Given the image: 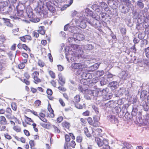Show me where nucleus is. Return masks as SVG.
<instances>
[{
	"mask_svg": "<svg viewBox=\"0 0 149 149\" xmlns=\"http://www.w3.org/2000/svg\"><path fill=\"white\" fill-rule=\"evenodd\" d=\"M95 140L99 146H103L102 148L101 149H110V147L108 145V142L107 139H104L102 140L98 137H96Z\"/></svg>",
	"mask_w": 149,
	"mask_h": 149,
	"instance_id": "obj_1",
	"label": "nucleus"
},
{
	"mask_svg": "<svg viewBox=\"0 0 149 149\" xmlns=\"http://www.w3.org/2000/svg\"><path fill=\"white\" fill-rule=\"evenodd\" d=\"M11 11V7L8 6L7 2H0V12L5 14L8 13Z\"/></svg>",
	"mask_w": 149,
	"mask_h": 149,
	"instance_id": "obj_2",
	"label": "nucleus"
},
{
	"mask_svg": "<svg viewBox=\"0 0 149 149\" xmlns=\"http://www.w3.org/2000/svg\"><path fill=\"white\" fill-rule=\"evenodd\" d=\"M69 56L68 57V56H66V57L67 59V60L68 61H69V58H70V60L72 61H75L77 60V59H78L79 57H81L83 58H85L86 57L83 54H78L77 56V55L75 54L74 52H73L70 51L69 52Z\"/></svg>",
	"mask_w": 149,
	"mask_h": 149,
	"instance_id": "obj_3",
	"label": "nucleus"
},
{
	"mask_svg": "<svg viewBox=\"0 0 149 149\" xmlns=\"http://www.w3.org/2000/svg\"><path fill=\"white\" fill-rule=\"evenodd\" d=\"M46 0H39L40 3L43 5H46L47 8L51 13H54L55 11V8L52 6L51 3L48 4Z\"/></svg>",
	"mask_w": 149,
	"mask_h": 149,
	"instance_id": "obj_4",
	"label": "nucleus"
},
{
	"mask_svg": "<svg viewBox=\"0 0 149 149\" xmlns=\"http://www.w3.org/2000/svg\"><path fill=\"white\" fill-rule=\"evenodd\" d=\"M32 75L34 79L33 81L35 84H37L41 81V80L38 77L39 75V73L38 72H34L32 74Z\"/></svg>",
	"mask_w": 149,
	"mask_h": 149,
	"instance_id": "obj_5",
	"label": "nucleus"
},
{
	"mask_svg": "<svg viewBox=\"0 0 149 149\" xmlns=\"http://www.w3.org/2000/svg\"><path fill=\"white\" fill-rule=\"evenodd\" d=\"M130 145L128 143L124 141H122L118 147V149H129Z\"/></svg>",
	"mask_w": 149,
	"mask_h": 149,
	"instance_id": "obj_6",
	"label": "nucleus"
},
{
	"mask_svg": "<svg viewBox=\"0 0 149 149\" xmlns=\"http://www.w3.org/2000/svg\"><path fill=\"white\" fill-rule=\"evenodd\" d=\"M82 78L85 79H90L91 77V74L85 70L82 71L80 73Z\"/></svg>",
	"mask_w": 149,
	"mask_h": 149,
	"instance_id": "obj_7",
	"label": "nucleus"
},
{
	"mask_svg": "<svg viewBox=\"0 0 149 149\" xmlns=\"http://www.w3.org/2000/svg\"><path fill=\"white\" fill-rule=\"evenodd\" d=\"M119 77L123 80H126L129 77L128 74V72L124 71L120 72L119 75Z\"/></svg>",
	"mask_w": 149,
	"mask_h": 149,
	"instance_id": "obj_8",
	"label": "nucleus"
},
{
	"mask_svg": "<svg viewBox=\"0 0 149 149\" xmlns=\"http://www.w3.org/2000/svg\"><path fill=\"white\" fill-rule=\"evenodd\" d=\"M84 65L81 63H74L72 64L71 67L72 68L79 69L84 67Z\"/></svg>",
	"mask_w": 149,
	"mask_h": 149,
	"instance_id": "obj_9",
	"label": "nucleus"
},
{
	"mask_svg": "<svg viewBox=\"0 0 149 149\" xmlns=\"http://www.w3.org/2000/svg\"><path fill=\"white\" fill-rule=\"evenodd\" d=\"M73 37H75L76 40L78 41L82 40L85 39L84 36L83 34L81 33H75Z\"/></svg>",
	"mask_w": 149,
	"mask_h": 149,
	"instance_id": "obj_10",
	"label": "nucleus"
},
{
	"mask_svg": "<svg viewBox=\"0 0 149 149\" xmlns=\"http://www.w3.org/2000/svg\"><path fill=\"white\" fill-rule=\"evenodd\" d=\"M26 13L28 17L30 19L34 18L35 15L33 14L31 8H30L29 7H27L26 9Z\"/></svg>",
	"mask_w": 149,
	"mask_h": 149,
	"instance_id": "obj_11",
	"label": "nucleus"
},
{
	"mask_svg": "<svg viewBox=\"0 0 149 149\" xmlns=\"http://www.w3.org/2000/svg\"><path fill=\"white\" fill-rule=\"evenodd\" d=\"M92 12L90 9L88 8L84 9L83 11L82 15L84 17L91 16L92 14Z\"/></svg>",
	"mask_w": 149,
	"mask_h": 149,
	"instance_id": "obj_12",
	"label": "nucleus"
},
{
	"mask_svg": "<svg viewBox=\"0 0 149 149\" xmlns=\"http://www.w3.org/2000/svg\"><path fill=\"white\" fill-rule=\"evenodd\" d=\"M124 3L125 5L127 6L129 8V9H130V8H131V10H133V6L131 3V1H130L129 0H125Z\"/></svg>",
	"mask_w": 149,
	"mask_h": 149,
	"instance_id": "obj_13",
	"label": "nucleus"
},
{
	"mask_svg": "<svg viewBox=\"0 0 149 149\" xmlns=\"http://www.w3.org/2000/svg\"><path fill=\"white\" fill-rule=\"evenodd\" d=\"M82 18V17H81V18L80 26V27L82 28H85L86 26V18L85 17L84 19H83L82 20L81 19Z\"/></svg>",
	"mask_w": 149,
	"mask_h": 149,
	"instance_id": "obj_14",
	"label": "nucleus"
},
{
	"mask_svg": "<svg viewBox=\"0 0 149 149\" xmlns=\"http://www.w3.org/2000/svg\"><path fill=\"white\" fill-rule=\"evenodd\" d=\"M0 124L1 125H6L7 121L5 116H0Z\"/></svg>",
	"mask_w": 149,
	"mask_h": 149,
	"instance_id": "obj_15",
	"label": "nucleus"
},
{
	"mask_svg": "<svg viewBox=\"0 0 149 149\" xmlns=\"http://www.w3.org/2000/svg\"><path fill=\"white\" fill-rule=\"evenodd\" d=\"M83 48L85 50H91L94 48V46L91 44H87L83 46Z\"/></svg>",
	"mask_w": 149,
	"mask_h": 149,
	"instance_id": "obj_16",
	"label": "nucleus"
},
{
	"mask_svg": "<svg viewBox=\"0 0 149 149\" xmlns=\"http://www.w3.org/2000/svg\"><path fill=\"white\" fill-rule=\"evenodd\" d=\"M62 125L66 131L69 130L70 125L69 123L64 121L62 123Z\"/></svg>",
	"mask_w": 149,
	"mask_h": 149,
	"instance_id": "obj_17",
	"label": "nucleus"
},
{
	"mask_svg": "<svg viewBox=\"0 0 149 149\" xmlns=\"http://www.w3.org/2000/svg\"><path fill=\"white\" fill-rule=\"evenodd\" d=\"M108 3L114 8H116L117 7V3L113 0H109L108 1Z\"/></svg>",
	"mask_w": 149,
	"mask_h": 149,
	"instance_id": "obj_18",
	"label": "nucleus"
},
{
	"mask_svg": "<svg viewBox=\"0 0 149 149\" xmlns=\"http://www.w3.org/2000/svg\"><path fill=\"white\" fill-rule=\"evenodd\" d=\"M91 21L93 22V23H91L89 22H88V24H90L91 26L96 27L98 26L97 24L99 23V22L97 21L95 19L93 18H92Z\"/></svg>",
	"mask_w": 149,
	"mask_h": 149,
	"instance_id": "obj_19",
	"label": "nucleus"
},
{
	"mask_svg": "<svg viewBox=\"0 0 149 149\" xmlns=\"http://www.w3.org/2000/svg\"><path fill=\"white\" fill-rule=\"evenodd\" d=\"M45 114L42 113H40L39 114V116H38V117L42 121L45 123H47V120L45 118Z\"/></svg>",
	"mask_w": 149,
	"mask_h": 149,
	"instance_id": "obj_20",
	"label": "nucleus"
},
{
	"mask_svg": "<svg viewBox=\"0 0 149 149\" xmlns=\"http://www.w3.org/2000/svg\"><path fill=\"white\" fill-rule=\"evenodd\" d=\"M59 83L61 86H63L65 83V79L62 76L59 75Z\"/></svg>",
	"mask_w": 149,
	"mask_h": 149,
	"instance_id": "obj_21",
	"label": "nucleus"
},
{
	"mask_svg": "<svg viewBox=\"0 0 149 149\" xmlns=\"http://www.w3.org/2000/svg\"><path fill=\"white\" fill-rule=\"evenodd\" d=\"M100 91L98 90H96L93 91V96L97 97L101 96V94H100Z\"/></svg>",
	"mask_w": 149,
	"mask_h": 149,
	"instance_id": "obj_22",
	"label": "nucleus"
},
{
	"mask_svg": "<svg viewBox=\"0 0 149 149\" xmlns=\"http://www.w3.org/2000/svg\"><path fill=\"white\" fill-rule=\"evenodd\" d=\"M109 81L108 80L104 77H103L101 79L100 81V84L101 86L104 85L108 83Z\"/></svg>",
	"mask_w": 149,
	"mask_h": 149,
	"instance_id": "obj_23",
	"label": "nucleus"
},
{
	"mask_svg": "<svg viewBox=\"0 0 149 149\" xmlns=\"http://www.w3.org/2000/svg\"><path fill=\"white\" fill-rule=\"evenodd\" d=\"M109 91V89L107 88H105L104 89H103L102 91H100V94H101V95L103 96L104 95L107 94Z\"/></svg>",
	"mask_w": 149,
	"mask_h": 149,
	"instance_id": "obj_24",
	"label": "nucleus"
},
{
	"mask_svg": "<svg viewBox=\"0 0 149 149\" xmlns=\"http://www.w3.org/2000/svg\"><path fill=\"white\" fill-rule=\"evenodd\" d=\"M110 121L112 123L114 124H117L118 123V119L114 116H112L111 117Z\"/></svg>",
	"mask_w": 149,
	"mask_h": 149,
	"instance_id": "obj_25",
	"label": "nucleus"
},
{
	"mask_svg": "<svg viewBox=\"0 0 149 149\" xmlns=\"http://www.w3.org/2000/svg\"><path fill=\"white\" fill-rule=\"evenodd\" d=\"M100 64V63H97L92 66L91 67V69H93L92 70V71H94L97 70Z\"/></svg>",
	"mask_w": 149,
	"mask_h": 149,
	"instance_id": "obj_26",
	"label": "nucleus"
},
{
	"mask_svg": "<svg viewBox=\"0 0 149 149\" xmlns=\"http://www.w3.org/2000/svg\"><path fill=\"white\" fill-rule=\"evenodd\" d=\"M118 82L116 81H112L110 83V86L111 87H113L115 88H116L118 86Z\"/></svg>",
	"mask_w": 149,
	"mask_h": 149,
	"instance_id": "obj_27",
	"label": "nucleus"
},
{
	"mask_svg": "<svg viewBox=\"0 0 149 149\" xmlns=\"http://www.w3.org/2000/svg\"><path fill=\"white\" fill-rule=\"evenodd\" d=\"M100 5L102 8L106 10L108 9V6L106 3L104 2H102L100 3Z\"/></svg>",
	"mask_w": 149,
	"mask_h": 149,
	"instance_id": "obj_28",
	"label": "nucleus"
},
{
	"mask_svg": "<svg viewBox=\"0 0 149 149\" xmlns=\"http://www.w3.org/2000/svg\"><path fill=\"white\" fill-rule=\"evenodd\" d=\"M87 89H86L84 88L82 86H79L78 88V90L82 93L84 94H85L86 91V90Z\"/></svg>",
	"mask_w": 149,
	"mask_h": 149,
	"instance_id": "obj_29",
	"label": "nucleus"
},
{
	"mask_svg": "<svg viewBox=\"0 0 149 149\" xmlns=\"http://www.w3.org/2000/svg\"><path fill=\"white\" fill-rule=\"evenodd\" d=\"M17 7V10L20 11H23L25 9L24 6L22 4H19Z\"/></svg>",
	"mask_w": 149,
	"mask_h": 149,
	"instance_id": "obj_30",
	"label": "nucleus"
},
{
	"mask_svg": "<svg viewBox=\"0 0 149 149\" xmlns=\"http://www.w3.org/2000/svg\"><path fill=\"white\" fill-rule=\"evenodd\" d=\"M80 100V96L79 95H77L75 96L74 99V102L78 103L79 102Z\"/></svg>",
	"mask_w": 149,
	"mask_h": 149,
	"instance_id": "obj_31",
	"label": "nucleus"
},
{
	"mask_svg": "<svg viewBox=\"0 0 149 149\" xmlns=\"http://www.w3.org/2000/svg\"><path fill=\"white\" fill-rule=\"evenodd\" d=\"M119 7L120 8L121 12L124 13H125L126 12L125 7L122 4L120 5Z\"/></svg>",
	"mask_w": 149,
	"mask_h": 149,
	"instance_id": "obj_32",
	"label": "nucleus"
},
{
	"mask_svg": "<svg viewBox=\"0 0 149 149\" xmlns=\"http://www.w3.org/2000/svg\"><path fill=\"white\" fill-rule=\"evenodd\" d=\"M142 106L144 110L145 111H147L148 109V106L146 102H143Z\"/></svg>",
	"mask_w": 149,
	"mask_h": 149,
	"instance_id": "obj_33",
	"label": "nucleus"
},
{
	"mask_svg": "<svg viewBox=\"0 0 149 149\" xmlns=\"http://www.w3.org/2000/svg\"><path fill=\"white\" fill-rule=\"evenodd\" d=\"M103 100H106L110 99L111 96L109 94L104 95L102 96Z\"/></svg>",
	"mask_w": 149,
	"mask_h": 149,
	"instance_id": "obj_34",
	"label": "nucleus"
},
{
	"mask_svg": "<svg viewBox=\"0 0 149 149\" xmlns=\"http://www.w3.org/2000/svg\"><path fill=\"white\" fill-rule=\"evenodd\" d=\"M46 123H41L40 124L44 128H47L50 126V123L49 122H47Z\"/></svg>",
	"mask_w": 149,
	"mask_h": 149,
	"instance_id": "obj_35",
	"label": "nucleus"
},
{
	"mask_svg": "<svg viewBox=\"0 0 149 149\" xmlns=\"http://www.w3.org/2000/svg\"><path fill=\"white\" fill-rule=\"evenodd\" d=\"M144 52L146 57L149 58V47L145 49Z\"/></svg>",
	"mask_w": 149,
	"mask_h": 149,
	"instance_id": "obj_36",
	"label": "nucleus"
},
{
	"mask_svg": "<svg viewBox=\"0 0 149 149\" xmlns=\"http://www.w3.org/2000/svg\"><path fill=\"white\" fill-rule=\"evenodd\" d=\"M38 64L40 67H43L45 65V63L42 61L40 59L38 61Z\"/></svg>",
	"mask_w": 149,
	"mask_h": 149,
	"instance_id": "obj_37",
	"label": "nucleus"
},
{
	"mask_svg": "<svg viewBox=\"0 0 149 149\" xmlns=\"http://www.w3.org/2000/svg\"><path fill=\"white\" fill-rule=\"evenodd\" d=\"M85 134L88 137H90L91 135L88 132V130L87 127H85L84 129Z\"/></svg>",
	"mask_w": 149,
	"mask_h": 149,
	"instance_id": "obj_38",
	"label": "nucleus"
},
{
	"mask_svg": "<svg viewBox=\"0 0 149 149\" xmlns=\"http://www.w3.org/2000/svg\"><path fill=\"white\" fill-rule=\"evenodd\" d=\"M13 129L17 132H20L21 129L18 126H15L13 127Z\"/></svg>",
	"mask_w": 149,
	"mask_h": 149,
	"instance_id": "obj_39",
	"label": "nucleus"
},
{
	"mask_svg": "<svg viewBox=\"0 0 149 149\" xmlns=\"http://www.w3.org/2000/svg\"><path fill=\"white\" fill-rule=\"evenodd\" d=\"M137 111L138 110L136 108H134L133 107V109L132 112V115L133 116H136L137 114Z\"/></svg>",
	"mask_w": 149,
	"mask_h": 149,
	"instance_id": "obj_40",
	"label": "nucleus"
},
{
	"mask_svg": "<svg viewBox=\"0 0 149 149\" xmlns=\"http://www.w3.org/2000/svg\"><path fill=\"white\" fill-rule=\"evenodd\" d=\"M120 32L123 36L125 35L126 32V30L125 28H121L120 29Z\"/></svg>",
	"mask_w": 149,
	"mask_h": 149,
	"instance_id": "obj_41",
	"label": "nucleus"
},
{
	"mask_svg": "<svg viewBox=\"0 0 149 149\" xmlns=\"http://www.w3.org/2000/svg\"><path fill=\"white\" fill-rule=\"evenodd\" d=\"M53 127L54 128V131L55 133H59L60 132V130L58 127L54 125H53Z\"/></svg>",
	"mask_w": 149,
	"mask_h": 149,
	"instance_id": "obj_42",
	"label": "nucleus"
},
{
	"mask_svg": "<svg viewBox=\"0 0 149 149\" xmlns=\"http://www.w3.org/2000/svg\"><path fill=\"white\" fill-rule=\"evenodd\" d=\"M104 73L103 71H98L96 72V74L98 77H100L102 76Z\"/></svg>",
	"mask_w": 149,
	"mask_h": 149,
	"instance_id": "obj_43",
	"label": "nucleus"
},
{
	"mask_svg": "<svg viewBox=\"0 0 149 149\" xmlns=\"http://www.w3.org/2000/svg\"><path fill=\"white\" fill-rule=\"evenodd\" d=\"M30 20L31 22H38L40 21V19L39 18H33L30 19Z\"/></svg>",
	"mask_w": 149,
	"mask_h": 149,
	"instance_id": "obj_44",
	"label": "nucleus"
},
{
	"mask_svg": "<svg viewBox=\"0 0 149 149\" xmlns=\"http://www.w3.org/2000/svg\"><path fill=\"white\" fill-rule=\"evenodd\" d=\"M48 110L49 112H50V116L52 118L54 117V114L53 113L54 111L52 110L51 107H50V108H48Z\"/></svg>",
	"mask_w": 149,
	"mask_h": 149,
	"instance_id": "obj_45",
	"label": "nucleus"
},
{
	"mask_svg": "<svg viewBox=\"0 0 149 149\" xmlns=\"http://www.w3.org/2000/svg\"><path fill=\"white\" fill-rule=\"evenodd\" d=\"M5 116L6 118L9 119H12L13 118L14 116L12 115L11 113H6Z\"/></svg>",
	"mask_w": 149,
	"mask_h": 149,
	"instance_id": "obj_46",
	"label": "nucleus"
},
{
	"mask_svg": "<svg viewBox=\"0 0 149 149\" xmlns=\"http://www.w3.org/2000/svg\"><path fill=\"white\" fill-rule=\"evenodd\" d=\"M137 5L139 7V8L141 9L143 8L144 7L143 3L140 1H138L137 2Z\"/></svg>",
	"mask_w": 149,
	"mask_h": 149,
	"instance_id": "obj_47",
	"label": "nucleus"
},
{
	"mask_svg": "<svg viewBox=\"0 0 149 149\" xmlns=\"http://www.w3.org/2000/svg\"><path fill=\"white\" fill-rule=\"evenodd\" d=\"M49 73L52 78L53 79H55V74L51 70L49 71Z\"/></svg>",
	"mask_w": 149,
	"mask_h": 149,
	"instance_id": "obj_48",
	"label": "nucleus"
},
{
	"mask_svg": "<svg viewBox=\"0 0 149 149\" xmlns=\"http://www.w3.org/2000/svg\"><path fill=\"white\" fill-rule=\"evenodd\" d=\"M17 16L20 17H22L23 16V11H20L17 10Z\"/></svg>",
	"mask_w": 149,
	"mask_h": 149,
	"instance_id": "obj_49",
	"label": "nucleus"
},
{
	"mask_svg": "<svg viewBox=\"0 0 149 149\" xmlns=\"http://www.w3.org/2000/svg\"><path fill=\"white\" fill-rule=\"evenodd\" d=\"M68 41L70 42H75L76 40V38L75 37L73 38H69L68 39Z\"/></svg>",
	"mask_w": 149,
	"mask_h": 149,
	"instance_id": "obj_50",
	"label": "nucleus"
},
{
	"mask_svg": "<svg viewBox=\"0 0 149 149\" xmlns=\"http://www.w3.org/2000/svg\"><path fill=\"white\" fill-rule=\"evenodd\" d=\"M88 123L91 125H93V123L91 118L89 117L87 119Z\"/></svg>",
	"mask_w": 149,
	"mask_h": 149,
	"instance_id": "obj_51",
	"label": "nucleus"
},
{
	"mask_svg": "<svg viewBox=\"0 0 149 149\" xmlns=\"http://www.w3.org/2000/svg\"><path fill=\"white\" fill-rule=\"evenodd\" d=\"M86 92L85 94H87L93 96V91L90 90H88V89H86Z\"/></svg>",
	"mask_w": 149,
	"mask_h": 149,
	"instance_id": "obj_52",
	"label": "nucleus"
},
{
	"mask_svg": "<svg viewBox=\"0 0 149 149\" xmlns=\"http://www.w3.org/2000/svg\"><path fill=\"white\" fill-rule=\"evenodd\" d=\"M92 108L96 113H99L98 109L96 106L93 105L92 106Z\"/></svg>",
	"mask_w": 149,
	"mask_h": 149,
	"instance_id": "obj_53",
	"label": "nucleus"
},
{
	"mask_svg": "<svg viewBox=\"0 0 149 149\" xmlns=\"http://www.w3.org/2000/svg\"><path fill=\"white\" fill-rule=\"evenodd\" d=\"M93 119L94 122H98L100 120V117L97 116H95L93 117Z\"/></svg>",
	"mask_w": 149,
	"mask_h": 149,
	"instance_id": "obj_54",
	"label": "nucleus"
},
{
	"mask_svg": "<svg viewBox=\"0 0 149 149\" xmlns=\"http://www.w3.org/2000/svg\"><path fill=\"white\" fill-rule=\"evenodd\" d=\"M92 18H93L95 19L97 21H99V20L100 19V15H93V17Z\"/></svg>",
	"mask_w": 149,
	"mask_h": 149,
	"instance_id": "obj_55",
	"label": "nucleus"
},
{
	"mask_svg": "<svg viewBox=\"0 0 149 149\" xmlns=\"http://www.w3.org/2000/svg\"><path fill=\"white\" fill-rule=\"evenodd\" d=\"M22 48L26 50H28L29 52H30L31 51L30 49L29 48V47L26 45L23 44V47Z\"/></svg>",
	"mask_w": 149,
	"mask_h": 149,
	"instance_id": "obj_56",
	"label": "nucleus"
},
{
	"mask_svg": "<svg viewBox=\"0 0 149 149\" xmlns=\"http://www.w3.org/2000/svg\"><path fill=\"white\" fill-rule=\"evenodd\" d=\"M138 37L140 39H142L144 37V34L141 33H139L138 35Z\"/></svg>",
	"mask_w": 149,
	"mask_h": 149,
	"instance_id": "obj_57",
	"label": "nucleus"
},
{
	"mask_svg": "<svg viewBox=\"0 0 149 149\" xmlns=\"http://www.w3.org/2000/svg\"><path fill=\"white\" fill-rule=\"evenodd\" d=\"M100 6L97 4H95L92 6V8L94 10H96Z\"/></svg>",
	"mask_w": 149,
	"mask_h": 149,
	"instance_id": "obj_58",
	"label": "nucleus"
},
{
	"mask_svg": "<svg viewBox=\"0 0 149 149\" xmlns=\"http://www.w3.org/2000/svg\"><path fill=\"white\" fill-rule=\"evenodd\" d=\"M41 102L39 100H36L35 102V105L37 107L40 105L41 104Z\"/></svg>",
	"mask_w": 149,
	"mask_h": 149,
	"instance_id": "obj_59",
	"label": "nucleus"
},
{
	"mask_svg": "<svg viewBox=\"0 0 149 149\" xmlns=\"http://www.w3.org/2000/svg\"><path fill=\"white\" fill-rule=\"evenodd\" d=\"M18 68L20 69H22L25 67V64L24 63H22L18 65Z\"/></svg>",
	"mask_w": 149,
	"mask_h": 149,
	"instance_id": "obj_60",
	"label": "nucleus"
},
{
	"mask_svg": "<svg viewBox=\"0 0 149 149\" xmlns=\"http://www.w3.org/2000/svg\"><path fill=\"white\" fill-rule=\"evenodd\" d=\"M82 140V137L81 136H78L77 137V141L79 143L81 142Z\"/></svg>",
	"mask_w": 149,
	"mask_h": 149,
	"instance_id": "obj_61",
	"label": "nucleus"
},
{
	"mask_svg": "<svg viewBox=\"0 0 149 149\" xmlns=\"http://www.w3.org/2000/svg\"><path fill=\"white\" fill-rule=\"evenodd\" d=\"M84 97L87 100H90L91 97L92 96L91 95H90L87 94H85Z\"/></svg>",
	"mask_w": 149,
	"mask_h": 149,
	"instance_id": "obj_62",
	"label": "nucleus"
},
{
	"mask_svg": "<svg viewBox=\"0 0 149 149\" xmlns=\"http://www.w3.org/2000/svg\"><path fill=\"white\" fill-rule=\"evenodd\" d=\"M65 141L66 142H69L70 141V136L68 135H66L65 136Z\"/></svg>",
	"mask_w": 149,
	"mask_h": 149,
	"instance_id": "obj_63",
	"label": "nucleus"
},
{
	"mask_svg": "<svg viewBox=\"0 0 149 149\" xmlns=\"http://www.w3.org/2000/svg\"><path fill=\"white\" fill-rule=\"evenodd\" d=\"M76 145V143L75 141H72L70 144V146L72 147L73 148H74L75 146Z\"/></svg>",
	"mask_w": 149,
	"mask_h": 149,
	"instance_id": "obj_64",
	"label": "nucleus"
}]
</instances>
